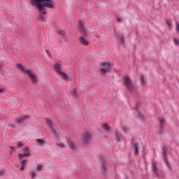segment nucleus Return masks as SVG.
<instances>
[{"label":"nucleus","mask_w":179,"mask_h":179,"mask_svg":"<svg viewBox=\"0 0 179 179\" xmlns=\"http://www.w3.org/2000/svg\"><path fill=\"white\" fill-rule=\"evenodd\" d=\"M78 24V29L79 31H80L83 36H86L87 34V29H86V27H85V23L82 22V20H79Z\"/></svg>","instance_id":"7"},{"label":"nucleus","mask_w":179,"mask_h":179,"mask_svg":"<svg viewBox=\"0 0 179 179\" xmlns=\"http://www.w3.org/2000/svg\"><path fill=\"white\" fill-rule=\"evenodd\" d=\"M61 65H62V62H55L54 64V69L56 71V72L59 74L61 71Z\"/></svg>","instance_id":"9"},{"label":"nucleus","mask_w":179,"mask_h":179,"mask_svg":"<svg viewBox=\"0 0 179 179\" xmlns=\"http://www.w3.org/2000/svg\"><path fill=\"white\" fill-rule=\"evenodd\" d=\"M45 121H46L47 125L52 131V134H54L55 136H57V131L58 130V127H57V125L52 124V122L51 121V120L48 118H46Z\"/></svg>","instance_id":"5"},{"label":"nucleus","mask_w":179,"mask_h":179,"mask_svg":"<svg viewBox=\"0 0 179 179\" xmlns=\"http://www.w3.org/2000/svg\"><path fill=\"white\" fill-rule=\"evenodd\" d=\"M26 162H27V159H22L20 162L21 166L25 167L26 166Z\"/></svg>","instance_id":"28"},{"label":"nucleus","mask_w":179,"mask_h":179,"mask_svg":"<svg viewBox=\"0 0 179 179\" xmlns=\"http://www.w3.org/2000/svg\"><path fill=\"white\" fill-rule=\"evenodd\" d=\"M36 142L38 143H39L40 146H43V145H45V141H44V140H43L41 138L36 139Z\"/></svg>","instance_id":"19"},{"label":"nucleus","mask_w":179,"mask_h":179,"mask_svg":"<svg viewBox=\"0 0 179 179\" xmlns=\"http://www.w3.org/2000/svg\"><path fill=\"white\" fill-rule=\"evenodd\" d=\"M79 41L82 45H84L85 47L89 46V41L86 40V38H85L83 36H80L79 38Z\"/></svg>","instance_id":"10"},{"label":"nucleus","mask_w":179,"mask_h":179,"mask_svg":"<svg viewBox=\"0 0 179 179\" xmlns=\"http://www.w3.org/2000/svg\"><path fill=\"white\" fill-rule=\"evenodd\" d=\"M102 127L105 131H106V132H108V131L111 129V127H110V126H108L107 124H102Z\"/></svg>","instance_id":"20"},{"label":"nucleus","mask_w":179,"mask_h":179,"mask_svg":"<svg viewBox=\"0 0 179 179\" xmlns=\"http://www.w3.org/2000/svg\"><path fill=\"white\" fill-rule=\"evenodd\" d=\"M90 139H92V134L89 132H86L81 137V142L83 145H89L90 143Z\"/></svg>","instance_id":"4"},{"label":"nucleus","mask_w":179,"mask_h":179,"mask_svg":"<svg viewBox=\"0 0 179 179\" xmlns=\"http://www.w3.org/2000/svg\"><path fill=\"white\" fill-rule=\"evenodd\" d=\"M163 134H164V129L163 128V127H160L159 134L162 135Z\"/></svg>","instance_id":"32"},{"label":"nucleus","mask_w":179,"mask_h":179,"mask_svg":"<svg viewBox=\"0 0 179 179\" xmlns=\"http://www.w3.org/2000/svg\"><path fill=\"white\" fill-rule=\"evenodd\" d=\"M10 149H11V150H15L16 148H15L14 147H12V146H11V147H10Z\"/></svg>","instance_id":"43"},{"label":"nucleus","mask_w":179,"mask_h":179,"mask_svg":"<svg viewBox=\"0 0 179 179\" xmlns=\"http://www.w3.org/2000/svg\"><path fill=\"white\" fill-rule=\"evenodd\" d=\"M27 118H29V116L19 117V118L16 119V122H17V124H20V123L23 122V121H25V120H27Z\"/></svg>","instance_id":"15"},{"label":"nucleus","mask_w":179,"mask_h":179,"mask_svg":"<svg viewBox=\"0 0 179 179\" xmlns=\"http://www.w3.org/2000/svg\"><path fill=\"white\" fill-rule=\"evenodd\" d=\"M0 68H1V64H0Z\"/></svg>","instance_id":"47"},{"label":"nucleus","mask_w":179,"mask_h":179,"mask_svg":"<svg viewBox=\"0 0 179 179\" xmlns=\"http://www.w3.org/2000/svg\"><path fill=\"white\" fill-rule=\"evenodd\" d=\"M31 155V151L25 152L24 154H19L18 157L19 159H23L24 157H30V155Z\"/></svg>","instance_id":"12"},{"label":"nucleus","mask_w":179,"mask_h":179,"mask_svg":"<svg viewBox=\"0 0 179 179\" xmlns=\"http://www.w3.org/2000/svg\"><path fill=\"white\" fill-rule=\"evenodd\" d=\"M122 41H124V37L122 38Z\"/></svg>","instance_id":"46"},{"label":"nucleus","mask_w":179,"mask_h":179,"mask_svg":"<svg viewBox=\"0 0 179 179\" xmlns=\"http://www.w3.org/2000/svg\"><path fill=\"white\" fill-rule=\"evenodd\" d=\"M71 94L73 97H78V92H76V88H73L71 91Z\"/></svg>","instance_id":"18"},{"label":"nucleus","mask_w":179,"mask_h":179,"mask_svg":"<svg viewBox=\"0 0 179 179\" xmlns=\"http://www.w3.org/2000/svg\"><path fill=\"white\" fill-rule=\"evenodd\" d=\"M166 23H167V24H168V26H169V27H171V26H172V23H171V22H170V21H166Z\"/></svg>","instance_id":"40"},{"label":"nucleus","mask_w":179,"mask_h":179,"mask_svg":"<svg viewBox=\"0 0 179 179\" xmlns=\"http://www.w3.org/2000/svg\"><path fill=\"white\" fill-rule=\"evenodd\" d=\"M41 170H43V165H38V166L36 167V171H41Z\"/></svg>","instance_id":"29"},{"label":"nucleus","mask_w":179,"mask_h":179,"mask_svg":"<svg viewBox=\"0 0 179 179\" xmlns=\"http://www.w3.org/2000/svg\"><path fill=\"white\" fill-rule=\"evenodd\" d=\"M173 41H174V43H175L176 45H179V41H178V39L174 38V39H173Z\"/></svg>","instance_id":"34"},{"label":"nucleus","mask_w":179,"mask_h":179,"mask_svg":"<svg viewBox=\"0 0 179 179\" xmlns=\"http://www.w3.org/2000/svg\"><path fill=\"white\" fill-rule=\"evenodd\" d=\"M176 31L179 33V22H176Z\"/></svg>","instance_id":"38"},{"label":"nucleus","mask_w":179,"mask_h":179,"mask_svg":"<svg viewBox=\"0 0 179 179\" xmlns=\"http://www.w3.org/2000/svg\"><path fill=\"white\" fill-rule=\"evenodd\" d=\"M166 124V119L159 118V125L160 127H163V125Z\"/></svg>","instance_id":"25"},{"label":"nucleus","mask_w":179,"mask_h":179,"mask_svg":"<svg viewBox=\"0 0 179 179\" xmlns=\"http://www.w3.org/2000/svg\"><path fill=\"white\" fill-rule=\"evenodd\" d=\"M117 22H122V20L121 18H117Z\"/></svg>","instance_id":"42"},{"label":"nucleus","mask_w":179,"mask_h":179,"mask_svg":"<svg viewBox=\"0 0 179 179\" xmlns=\"http://www.w3.org/2000/svg\"><path fill=\"white\" fill-rule=\"evenodd\" d=\"M29 175L31 176L32 179H34V178L36 177V172L34 171L30 172Z\"/></svg>","instance_id":"30"},{"label":"nucleus","mask_w":179,"mask_h":179,"mask_svg":"<svg viewBox=\"0 0 179 179\" xmlns=\"http://www.w3.org/2000/svg\"><path fill=\"white\" fill-rule=\"evenodd\" d=\"M17 146H18V148H22L23 146L22 143V142H18L17 143Z\"/></svg>","instance_id":"39"},{"label":"nucleus","mask_w":179,"mask_h":179,"mask_svg":"<svg viewBox=\"0 0 179 179\" xmlns=\"http://www.w3.org/2000/svg\"><path fill=\"white\" fill-rule=\"evenodd\" d=\"M67 143H68L70 149H71V150H75V149H76V145L75 144L73 141H72L71 139H67Z\"/></svg>","instance_id":"11"},{"label":"nucleus","mask_w":179,"mask_h":179,"mask_svg":"<svg viewBox=\"0 0 179 179\" xmlns=\"http://www.w3.org/2000/svg\"><path fill=\"white\" fill-rule=\"evenodd\" d=\"M56 145L59 148H65V145H64V143H56Z\"/></svg>","instance_id":"27"},{"label":"nucleus","mask_w":179,"mask_h":179,"mask_svg":"<svg viewBox=\"0 0 179 179\" xmlns=\"http://www.w3.org/2000/svg\"><path fill=\"white\" fill-rule=\"evenodd\" d=\"M165 163L166 166L169 167V169H171V166H170V163H169V160H167V158L165 157Z\"/></svg>","instance_id":"31"},{"label":"nucleus","mask_w":179,"mask_h":179,"mask_svg":"<svg viewBox=\"0 0 179 179\" xmlns=\"http://www.w3.org/2000/svg\"><path fill=\"white\" fill-rule=\"evenodd\" d=\"M31 5L37 8L40 15L37 17V20L46 22L47 8L54 9V2L51 0H31Z\"/></svg>","instance_id":"1"},{"label":"nucleus","mask_w":179,"mask_h":179,"mask_svg":"<svg viewBox=\"0 0 179 179\" xmlns=\"http://www.w3.org/2000/svg\"><path fill=\"white\" fill-rule=\"evenodd\" d=\"M23 170H24V166H23L21 165L20 171H23Z\"/></svg>","instance_id":"41"},{"label":"nucleus","mask_w":179,"mask_h":179,"mask_svg":"<svg viewBox=\"0 0 179 179\" xmlns=\"http://www.w3.org/2000/svg\"><path fill=\"white\" fill-rule=\"evenodd\" d=\"M163 155H164V156H166V150H164V151L163 152Z\"/></svg>","instance_id":"45"},{"label":"nucleus","mask_w":179,"mask_h":179,"mask_svg":"<svg viewBox=\"0 0 179 179\" xmlns=\"http://www.w3.org/2000/svg\"><path fill=\"white\" fill-rule=\"evenodd\" d=\"M45 52L47 54V55L49 57V58H52V56H51V54L50 53L49 50H45Z\"/></svg>","instance_id":"35"},{"label":"nucleus","mask_w":179,"mask_h":179,"mask_svg":"<svg viewBox=\"0 0 179 179\" xmlns=\"http://www.w3.org/2000/svg\"><path fill=\"white\" fill-rule=\"evenodd\" d=\"M152 171L158 178H162V171L157 168V163L156 162H152Z\"/></svg>","instance_id":"6"},{"label":"nucleus","mask_w":179,"mask_h":179,"mask_svg":"<svg viewBox=\"0 0 179 179\" xmlns=\"http://www.w3.org/2000/svg\"><path fill=\"white\" fill-rule=\"evenodd\" d=\"M101 71V75H106V73H107V72H108V68H101L100 69Z\"/></svg>","instance_id":"21"},{"label":"nucleus","mask_w":179,"mask_h":179,"mask_svg":"<svg viewBox=\"0 0 179 179\" xmlns=\"http://www.w3.org/2000/svg\"><path fill=\"white\" fill-rule=\"evenodd\" d=\"M23 152H31L30 150H29V148L27 147H24L23 149H22Z\"/></svg>","instance_id":"36"},{"label":"nucleus","mask_w":179,"mask_h":179,"mask_svg":"<svg viewBox=\"0 0 179 179\" xmlns=\"http://www.w3.org/2000/svg\"><path fill=\"white\" fill-rule=\"evenodd\" d=\"M3 174V171H0V176H2Z\"/></svg>","instance_id":"44"},{"label":"nucleus","mask_w":179,"mask_h":179,"mask_svg":"<svg viewBox=\"0 0 179 179\" xmlns=\"http://www.w3.org/2000/svg\"><path fill=\"white\" fill-rule=\"evenodd\" d=\"M137 118H138L140 121H145V115L139 111H137Z\"/></svg>","instance_id":"14"},{"label":"nucleus","mask_w":179,"mask_h":179,"mask_svg":"<svg viewBox=\"0 0 179 179\" xmlns=\"http://www.w3.org/2000/svg\"><path fill=\"white\" fill-rule=\"evenodd\" d=\"M16 66H17V69H19V71H21V72H22L23 73H25L26 75H27L29 76L31 83H33L34 85H36V83H37V82H38L37 76H36L34 74V73H33V71H31V70L24 69V66H23V65H22L20 64H17Z\"/></svg>","instance_id":"2"},{"label":"nucleus","mask_w":179,"mask_h":179,"mask_svg":"<svg viewBox=\"0 0 179 179\" xmlns=\"http://www.w3.org/2000/svg\"><path fill=\"white\" fill-rule=\"evenodd\" d=\"M101 173L103 176L107 174V162H103L101 165Z\"/></svg>","instance_id":"8"},{"label":"nucleus","mask_w":179,"mask_h":179,"mask_svg":"<svg viewBox=\"0 0 179 179\" xmlns=\"http://www.w3.org/2000/svg\"><path fill=\"white\" fill-rule=\"evenodd\" d=\"M5 90H6V87H0V93H3V92H5Z\"/></svg>","instance_id":"33"},{"label":"nucleus","mask_w":179,"mask_h":179,"mask_svg":"<svg viewBox=\"0 0 179 179\" xmlns=\"http://www.w3.org/2000/svg\"><path fill=\"white\" fill-rule=\"evenodd\" d=\"M58 34L60 36H65V32L64 31H60L58 32Z\"/></svg>","instance_id":"37"},{"label":"nucleus","mask_w":179,"mask_h":179,"mask_svg":"<svg viewBox=\"0 0 179 179\" xmlns=\"http://www.w3.org/2000/svg\"><path fill=\"white\" fill-rule=\"evenodd\" d=\"M123 79L127 89H128L130 92H134V85L132 84L131 78L128 76H126Z\"/></svg>","instance_id":"3"},{"label":"nucleus","mask_w":179,"mask_h":179,"mask_svg":"<svg viewBox=\"0 0 179 179\" xmlns=\"http://www.w3.org/2000/svg\"><path fill=\"white\" fill-rule=\"evenodd\" d=\"M101 66H105L106 68H108V69H110V67L111 66V64L110 62H103L101 63Z\"/></svg>","instance_id":"23"},{"label":"nucleus","mask_w":179,"mask_h":179,"mask_svg":"<svg viewBox=\"0 0 179 179\" xmlns=\"http://www.w3.org/2000/svg\"><path fill=\"white\" fill-rule=\"evenodd\" d=\"M121 129H122V131L124 132V134H128V132H129V128H128V127L127 126H122Z\"/></svg>","instance_id":"22"},{"label":"nucleus","mask_w":179,"mask_h":179,"mask_svg":"<svg viewBox=\"0 0 179 179\" xmlns=\"http://www.w3.org/2000/svg\"><path fill=\"white\" fill-rule=\"evenodd\" d=\"M139 153V144L135 143V155H138Z\"/></svg>","instance_id":"24"},{"label":"nucleus","mask_w":179,"mask_h":179,"mask_svg":"<svg viewBox=\"0 0 179 179\" xmlns=\"http://www.w3.org/2000/svg\"><path fill=\"white\" fill-rule=\"evenodd\" d=\"M141 107H142V102H141V101H137L136 103V108H141Z\"/></svg>","instance_id":"26"},{"label":"nucleus","mask_w":179,"mask_h":179,"mask_svg":"<svg viewBox=\"0 0 179 179\" xmlns=\"http://www.w3.org/2000/svg\"><path fill=\"white\" fill-rule=\"evenodd\" d=\"M58 75H59V76H61V78H63L64 80H69V76H68L66 73L62 71L59 73Z\"/></svg>","instance_id":"13"},{"label":"nucleus","mask_w":179,"mask_h":179,"mask_svg":"<svg viewBox=\"0 0 179 179\" xmlns=\"http://www.w3.org/2000/svg\"><path fill=\"white\" fill-rule=\"evenodd\" d=\"M115 136L116 137L117 142H121V134L119 131H115Z\"/></svg>","instance_id":"17"},{"label":"nucleus","mask_w":179,"mask_h":179,"mask_svg":"<svg viewBox=\"0 0 179 179\" xmlns=\"http://www.w3.org/2000/svg\"><path fill=\"white\" fill-rule=\"evenodd\" d=\"M146 80H147L146 77H145L144 76H141L140 82H141V84L142 85V86H145V85H146V83H147Z\"/></svg>","instance_id":"16"}]
</instances>
